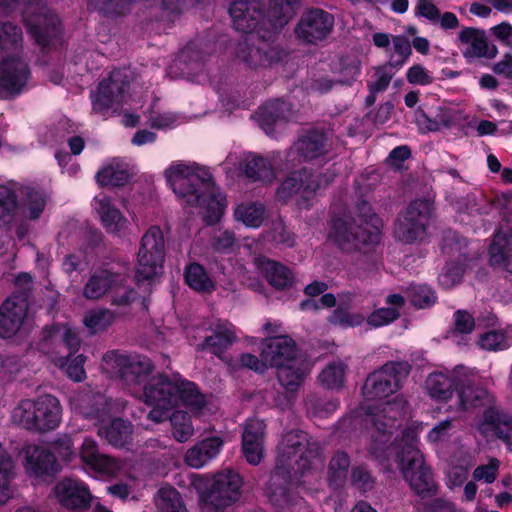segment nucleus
<instances>
[{"label": "nucleus", "instance_id": "1", "mask_svg": "<svg viewBox=\"0 0 512 512\" xmlns=\"http://www.w3.org/2000/svg\"><path fill=\"white\" fill-rule=\"evenodd\" d=\"M300 6L301 0H270L266 10L261 0H234L228 10L234 29L245 34L256 33L238 44L237 57L251 69L281 63L287 54L274 38Z\"/></svg>", "mask_w": 512, "mask_h": 512}, {"label": "nucleus", "instance_id": "2", "mask_svg": "<svg viewBox=\"0 0 512 512\" xmlns=\"http://www.w3.org/2000/svg\"><path fill=\"white\" fill-rule=\"evenodd\" d=\"M327 133L318 128L303 130L297 140L285 151H276L274 163L278 171L288 172L276 190L278 201L287 203L298 196L299 207L310 209L311 201L335 180L336 173L331 169L318 172L303 163H311L329 152Z\"/></svg>", "mask_w": 512, "mask_h": 512}, {"label": "nucleus", "instance_id": "3", "mask_svg": "<svg viewBox=\"0 0 512 512\" xmlns=\"http://www.w3.org/2000/svg\"><path fill=\"white\" fill-rule=\"evenodd\" d=\"M165 178L167 185L186 205L204 209L206 225L212 226L220 221L227 200L216 186L209 169L197 163L187 165L175 162L165 170Z\"/></svg>", "mask_w": 512, "mask_h": 512}, {"label": "nucleus", "instance_id": "4", "mask_svg": "<svg viewBox=\"0 0 512 512\" xmlns=\"http://www.w3.org/2000/svg\"><path fill=\"white\" fill-rule=\"evenodd\" d=\"M389 387L362 386L361 410L365 413V422L375 428L369 451L377 459L385 458L390 437L406 415L407 401L399 396L389 398V394L394 393L391 389L388 391Z\"/></svg>", "mask_w": 512, "mask_h": 512}, {"label": "nucleus", "instance_id": "5", "mask_svg": "<svg viewBox=\"0 0 512 512\" xmlns=\"http://www.w3.org/2000/svg\"><path fill=\"white\" fill-rule=\"evenodd\" d=\"M357 214L333 216L329 222L328 239L344 252L369 251L381 241L383 222L371 205L360 200Z\"/></svg>", "mask_w": 512, "mask_h": 512}, {"label": "nucleus", "instance_id": "6", "mask_svg": "<svg viewBox=\"0 0 512 512\" xmlns=\"http://www.w3.org/2000/svg\"><path fill=\"white\" fill-rule=\"evenodd\" d=\"M307 434L300 430L286 433L278 447L277 465L271 474L267 495L278 512H308L306 502L302 498L292 497L288 493L290 470L287 462L295 457L308 442Z\"/></svg>", "mask_w": 512, "mask_h": 512}, {"label": "nucleus", "instance_id": "7", "mask_svg": "<svg viewBox=\"0 0 512 512\" xmlns=\"http://www.w3.org/2000/svg\"><path fill=\"white\" fill-rule=\"evenodd\" d=\"M297 345L288 335H276L263 339L260 356L268 367L276 369L279 384H302L309 373V363L297 358Z\"/></svg>", "mask_w": 512, "mask_h": 512}, {"label": "nucleus", "instance_id": "8", "mask_svg": "<svg viewBox=\"0 0 512 512\" xmlns=\"http://www.w3.org/2000/svg\"><path fill=\"white\" fill-rule=\"evenodd\" d=\"M458 396L464 409L488 407L483 413L482 421L477 425L484 438L496 437L507 445H512V415L492 405L494 398L484 386H461Z\"/></svg>", "mask_w": 512, "mask_h": 512}, {"label": "nucleus", "instance_id": "9", "mask_svg": "<svg viewBox=\"0 0 512 512\" xmlns=\"http://www.w3.org/2000/svg\"><path fill=\"white\" fill-rule=\"evenodd\" d=\"M403 444L397 453V465L411 490L422 498L436 493L431 470L426 466L423 454L416 446V435L413 431L402 432Z\"/></svg>", "mask_w": 512, "mask_h": 512}, {"label": "nucleus", "instance_id": "10", "mask_svg": "<svg viewBox=\"0 0 512 512\" xmlns=\"http://www.w3.org/2000/svg\"><path fill=\"white\" fill-rule=\"evenodd\" d=\"M62 407L59 400L45 394L37 399L21 400L12 412V420L24 429L45 433L61 423Z\"/></svg>", "mask_w": 512, "mask_h": 512}, {"label": "nucleus", "instance_id": "11", "mask_svg": "<svg viewBox=\"0 0 512 512\" xmlns=\"http://www.w3.org/2000/svg\"><path fill=\"white\" fill-rule=\"evenodd\" d=\"M165 257L163 232L159 226H151L142 236L137 254L135 272L137 283L151 281L162 273Z\"/></svg>", "mask_w": 512, "mask_h": 512}, {"label": "nucleus", "instance_id": "12", "mask_svg": "<svg viewBox=\"0 0 512 512\" xmlns=\"http://www.w3.org/2000/svg\"><path fill=\"white\" fill-rule=\"evenodd\" d=\"M143 397L147 405L161 408L183 404L191 410H202L210 405L196 386H144Z\"/></svg>", "mask_w": 512, "mask_h": 512}, {"label": "nucleus", "instance_id": "13", "mask_svg": "<svg viewBox=\"0 0 512 512\" xmlns=\"http://www.w3.org/2000/svg\"><path fill=\"white\" fill-rule=\"evenodd\" d=\"M131 77L126 69H114L90 92L93 112L107 115L114 106L122 104L130 89Z\"/></svg>", "mask_w": 512, "mask_h": 512}, {"label": "nucleus", "instance_id": "14", "mask_svg": "<svg viewBox=\"0 0 512 512\" xmlns=\"http://www.w3.org/2000/svg\"><path fill=\"white\" fill-rule=\"evenodd\" d=\"M103 361L123 384H141L154 370L152 360L137 353L111 350L104 354Z\"/></svg>", "mask_w": 512, "mask_h": 512}, {"label": "nucleus", "instance_id": "15", "mask_svg": "<svg viewBox=\"0 0 512 512\" xmlns=\"http://www.w3.org/2000/svg\"><path fill=\"white\" fill-rule=\"evenodd\" d=\"M432 215V203L427 199H416L406 208L395 226V236L405 244L425 239Z\"/></svg>", "mask_w": 512, "mask_h": 512}, {"label": "nucleus", "instance_id": "16", "mask_svg": "<svg viewBox=\"0 0 512 512\" xmlns=\"http://www.w3.org/2000/svg\"><path fill=\"white\" fill-rule=\"evenodd\" d=\"M31 70L19 55L11 54L0 60V99H13L23 93Z\"/></svg>", "mask_w": 512, "mask_h": 512}, {"label": "nucleus", "instance_id": "17", "mask_svg": "<svg viewBox=\"0 0 512 512\" xmlns=\"http://www.w3.org/2000/svg\"><path fill=\"white\" fill-rule=\"evenodd\" d=\"M24 23L29 35L42 52H49L61 44L62 23L57 15L46 13L27 18Z\"/></svg>", "mask_w": 512, "mask_h": 512}, {"label": "nucleus", "instance_id": "18", "mask_svg": "<svg viewBox=\"0 0 512 512\" xmlns=\"http://www.w3.org/2000/svg\"><path fill=\"white\" fill-rule=\"evenodd\" d=\"M243 481L239 473L226 469L214 475L207 493V501L215 509H222L237 502Z\"/></svg>", "mask_w": 512, "mask_h": 512}, {"label": "nucleus", "instance_id": "19", "mask_svg": "<svg viewBox=\"0 0 512 512\" xmlns=\"http://www.w3.org/2000/svg\"><path fill=\"white\" fill-rule=\"evenodd\" d=\"M334 16L320 8L304 12L295 28L297 37L309 44H316L328 37L334 27Z\"/></svg>", "mask_w": 512, "mask_h": 512}, {"label": "nucleus", "instance_id": "20", "mask_svg": "<svg viewBox=\"0 0 512 512\" xmlns=\"http://www.w3.org/2000/svg\"><path fill=\"white\" fill-rule=\"evenodd\" d=\"M207 330L211 334L197 344L196 350L199 352L207 350L220 358L237 341L235 326L228 320L217 318L210 322Z\"/></svg>", "mask_w": 512, "mask_h": 512}, {"label": "nucleus", "instance_id": "21", "mask_svg": "<svg viewBox=\"0 0 512 512\" xmlns=\"http://www.w3.org/2000/svg\"><path fill=\"white\" fill-rule=\"evenodd\" d=\"M24 454L23 466L30 477L43 478L53 476L57 472L56 458L47 449L36 445H27L24 447Z\"/></svg>", "mask_w": 512, "mask_h": 512}, {"label": "nucleus", "instance_id": "22", "mask_svg": "<svg viewBox=\"0 0 512 512\" xmlns=\"http://www.w3.org/2000/svg\"><path fill=\"white\" fill-rule=\"evenodd\" d=\"M54 492L60 504L68 509H85L90 505L88 488L77 480H61L56 484Z\"/></svg>", "mask_w": 512, "mask_h": 512}, {"label": "nucleus", "instance_id": "23", "mask_svg": "<svg viewBox=\"0 0 512 512\" xmlns=\"http://www.w3.org/2000/svg\"><path fill=\"white\" fill-rule=\"evenodd\" d=\"M489 263L494 269H502L512 275V234L501 228L493 233L488 248Z\"/></svg>", "mask_w": 512, "mask_h": 512}, {"label": "nucleus", "instance_id": "24", "mask_svg": "<svg viewBox=\"0 0 512 512\" xmlns=\"http://www.w3.org/2000/svg\"><path fill=\"white\" fill-rule=\"evenodd\" d=\"M292 113V105L282 99H273L258 108V122L268 135L275 131V126L288 121Z\"/></svg>", "mask_w": 512, "mask_h": 512}, {"label": "nucleus", "instance_id": "25", "mask_svg": "<svg viewBox=\"0 0 512 512\" xmlns=\"http://www.w3.org/2000/svg\"><path fill=\"white\" fill-rule=\"evenodd\" d=\"M26 313L27 304L24 301L18 303L14 298H7L0 307V337H13L20 329Z\"/></svg>", "mask_w": 512, "mask_h": 512}, {"label": "nucleus", "instance_id": "26", "mask_svg": "<svg viewBox=\"0 0 512 512\" xmlns=\"http://www.w3.org/2000/svg\"><path fill=\"white\" fill-rule=\"evenodd\" d=\"M269 160L257 154H249L240 162V170L243 175L253 183H269L275 178L274 169L278 170L274 163V154Z\"/></svg>", "mask_w": 512, "mask_h": 512}, {"label": "nucleus", "instance_id": "27", "mask_svg": "<svg viewBox=\"0 0 512 512\" xmlns=\"http://www.w3.org/2000/svg\"><path fill=\"white\" fill-rule=\"evenodd\" d=\"M80 457L91 468L104 474H114L119 469L117 460L99 453L97 443L92 438L84 439L80 448Z\"/></svg>", "mask_w": 512, "mask_h": 512}, {"label": "nucleus", "instance_id": "28", "mask_svg": "<svg viewBox=\"0 0 512 512\" xmlns=\"http://www.w3.org/2000/svg\"><path fill=\"white\" fill-rule=\"evenodd\" d=\"M410 371L411 365L407 361H388L371 372L364 384H401Z\"/></svg>", "mask_w": 512, "mask_h": 512}, {"label": "nucleus", "instance_id": "29", "mask_svg": "<svg viewBox=\"0 0 512 512\" xmlns=\"http://www.w3.org/2000/svg\"><path fill=\"white\" fill-rule=\"evenodd\" d=\"M458 39L461 44L468 45L462 50V55L467 62H471L474 58H482L486 55L488 39L483 29L475 27H464L458 33Z\"/></svg>", "mask_w": 512, "mask_h": 512}, {"label": "nucleus", "instance_id": "30", "mask_svg": "<svg viewBox=\"0 0 512 512\" xmlns=\"http://www.w3.org/2000/svg\"><path fill=\"white\" fill-rule=\"evenodd\" d=\"M223 440L220 437H211L202 440L185 454V462L192 468H200L213 459L221 450Z\"/></svg>", "mask_w": 512, "mask_h": 512}, {"label": "nucleus", "instance_id": "31", "mask_svg": "<svg viewBox=\"0 0 512 512\" xmlns=\"http://www.w3.org/2000/svg\"><path fill=\"white\" fill-rule=\"evenodd\" d=\"M185 284L197 293L211 294L216 290V282L206 268L198 262H189L184 267Z\"/></svg>", "mask_w": 512, "mask_h": 512}, {"label": "nucleus", "instance_id": "32", "mask_svg": "<svg viewBox=\"0 0 512 512\" xmlns=\"http://www.w3.org/2000/svg\"><path fill=\"white\" fill-rule=\"evenodd\" d=\"M122 280L119 274L102 269L93 273L83 289V295L90 300H96L106 294L107 291L113 289Z\"/></svg>", "mask_w": 512, "mask_h": 512}, {"label": "nucleus", "instance_id": "33", "mask_svg": "<svg viewBox=\"0 0 512 512\" xmlns=\"http://www.w3.org/2000/svg\"><path fill=\"white\" fill-rule=\"evenodd\" d=\"M261 270L267 282L277 290L291 288L295 282L291 269L280 262L267 259L261 264Z\"/></svg>", "mask_w": 512, "mask_h": 512}, {"label": "nucleus", "instance_id": "34", "mask_svg": "<svg viewBox=\"0 0 512 512\" xmlns=\"http://www.w3.org/2000/svg\"><path fill=\"white\" fill-rule=\"evenodd\" d=\"M96 210L99 214L101 224L108 233L118 234L126 226L127 219L122 212L112 205L108 197L95 199Z\"/></svg>", "mask_w": 512, "mask_h": 512}, {"label": "nucleus", "instance_id": "35", "mask_svg": "<svg viewBox=\"0 0 512 512\" xmlns=\"http://www.w3.org/2000/svg\"><path fill=\"white\" fill-rule=\"evenodd\" d=\"M98 433L109 444L115 447H123L131 440L132 425L121 418H116L109 426L100 428Z\"/></svg>", "mask_w": 512, "mask_h": 512}, {"label": "nucleus", "instance_id": "36", "mask_svg": "<svg viewBox=\"0 0 512 512\" xmlns=\"http://www.w3.org/2000/svg\"><path fill=\"white\" fill-rule=\"evenodd\" d=\"M156 512H188L180 493L172 486L161 487L155 497Z\"/></svg>", "mask_w": 512, "mask_h": 512}, {"label": "nucleus", "instance_id": "37", "mask_svg": "<svg viewBox=\"0 0 512 512\" xmlns=\"http://www.w3.org/2000/svg\"><path fill=\"white\" fill-rule=\"evenodd\" d=\"M19 208L16 191L7 185H0V227L13 223Z\"/></svg>", "mask_w": 512, "mask_h": 512}, {"label": "nucleus", "instance_id": "38", "mask_svg": "<svg viewBox=\"0 0 512 512\" xmlns=\"http://www.w3.org/2000/svg\"><path fill=\"white\" fill-rule=\"evenodd\" d=\"M23 49L21 27L11 22L0 23V50L19 54Z\"/></svg>", "mask_w": 512, "mask_h": 512}, {"label": "nucleus", "instance_id": "39", "mask_svg": "<svg viewBox=\"0 0 512 512\" xmlns=\"http://www.w3.org/2000/svg\"><path fill=\"white\" fill-rule=\"evenodd\" d=\"M264 205L258 202L240 204L235 209V218L247 227L258 228L264 220Z\"/></svg>", "mask_w": 512, "mask_h": 512}, {"label": "nucleus", "instance_id": "40", "mask_svg": "<svg viewBox=\"0 0 512 512\" xmlns=\"http://www.w3.org/2000/svg\"><path fill=\"white\" fill-rule=\"evenodd\" d=\"M115 320V315L112 311L105 308L92 309L88 311L83 318L84 325L95 334L100 331L106 330L110 327Z\"/></svg>", "mask_w": 512, "mask_h": 512}, {"label": "nucleus", "instance_id": "41", "mask_svg": "<svg viewBox=\"0 0 512 512\" xmlns=\"http://www.w3.org/2000/svg\"><path fill=\"white\" fill-rule=\"evenodd\" d=\"M129 180L127 170L112 165L102 168L96 174V181L102 187H123Z\"/></svg>", "mask_w": 512, "mask_h": 512}, {"label": "nucleus", "instance_id": "42", "mask_svg": "<svg viewBox=\"0 0 512 512\" xmlns=\"http://www.w3.org/2000/svg\"><path fill=\"white\" fill-rule=\"evenodd\" d=\"M173 437L180 443L188 441L194 434L191 417L187 412L175 411L170 416Z\"/></svg>", "mask_w": 512, "mask_h": 512}, {"label": "nucleus", "instance_id": "43", "mask_svg": "<svg viewBox=\"0 0 512 512\" xmlns=\"http://www.w3.org/2000/svg\"><path fill=\"white\" fill-rule=\"evenodd\" d=\"M327 320L331 325L347 329L361 326L365 321V318L360 313L349 312L347 307L340 304L328 316Z\"/></svg>", "mask_w": 512, "mask_h": 512}, {"label": "nucleus", "instance_id": "44", "mask_svg": "<svg viewBox=\"0 0 512 512\" xmlns=\"http://www.w3.org/2000/svg\"><path fill=\"white\" fill-rule=\"evenodd\" d=\"M74 408L85 417H94L98 415L100 407L103 404L101 395L79 394L71 399Z\"/></svg>", "mask_w": 512, "mask_h": 512}, {"label": "nucleus", "instance_id": "45", "mask_svg": "<svg viewBox=\"0 0 512 512\" xmlns=\"http://www.w3.org/2000/svg\"><path fill=\"white\" fill-rule=\"evenodd\" d=\"M350 458L346 452L337 451L330 460L328 467L329 479L335 485H339L347 477Z\"/></svg>", "mask_w": 512, "mask_h": 512}, {"label": "nucleus", "instance_id": "46", "mask_svg": "<svg viewBox=\"0 0 512 512\" xmlns=\"http://www.w3.org/2000/svg\"><path fill=\"white\" fill-rule=\"evenodd\" d=\"M437 302V294L429 285H417L410 290V303L418 309H427Z\"/></svg>", "mask_w": 512, "mask_h": 512}, {"label": "nucleus", "instance_id": "47", "mask_svg": "<svg viewBox=\"0 0 512 512\" xmlns=\"http://www.w3.org/2000/svg\"><path fill=\"white\" fill-rule=\"evenodd\" d=\"M302 469H321L324 465L322 448L317 441H308L305 451L300 456Z\"/></svg>", "mask_w": 512, "mask_h": 512}, {"label": "nucleus", "instance_id": "48", "mask_svg": "<svg viewBox=\"0 0 512 512\" xmlns=\"http://www.w3.org/2000/svg\"><path fill=\"white\" fill-rule=\"evenodd\" d=\"M25 202L31 220H37L43 213L47 204V195L44 191L28 188L25 193Z\"/></svg>", "mask_w": 512, "mask_h": 512}, {"label": "nucleus", "instance_id": "49", "mask_svg": "<svg viewBox=\"0 0 512 512\" xmlns=\"http://www.w3.org/2000/svg\"><path fill=\"white\" fill-rule=\"evenodd\" d=\"M266 424L258 418H251L246 421L242 432V443L265 442Z\"/></svg>", "mask_w": 512, "mask_h": 512}, {"label": "nucleus", "instance_id": "50", "mask_svg": "<svg viewBox=\"0 0 512 512\" xmlns=\"http://www.w3.org/2000/svg\"><path fill=\"white\" fill-rule=\"evenodd\" d=\"M400 317L399 310L394 307H382L374 310L366 319L369 326L377 328L389 325Z\"/></svg>", "mask_w": 512, "mask_h": 512}, {"label": "nucleus", "instance_id": "51", "mask_svg": "<svg viewBox=\"0 0 512 512\" xmlns=\"http://www.w3.org/2000/svg\"><path fill=\"white\" fill-rule=\"evenodd\" d=\"M88 7L108 18L124 15L121 0H88Z\"/></svg>", "mask_w": 512, "mask_h": 512}, {"label": "nucleus", "instance_id": "52", "mask_svg": "<svg viewBox=\"0 0 512 512\" xmlns=\"http://www.w3.org/2000/svg\"><path fill=\"white\" fill-rule=\"evenodd\" d=\"M393 46L394 51L399 55V58L396 60L391 58L388 65L392 68L399 69L409 60L412 54L411 43L408 38L398 35L393 37Z\"/></svg>", "mask_w": 512, "mask_h": 512}, {"label": "nucleus", "instance_id": "53", "mask_svg": "<svg viewBox=\"0 0 512 512\" xmlns=\"http://www.w3.org/2000/svg\"><path fill=\"white\" fill-rule=\"evenodd\" d=\"M346 365L342 362L328 364L320 373V384H344Z\"/></svg>", "mask_w": 512, "mask_h": 512}, {"label": "nucleus", "instance_id": "54", "mask_svg": "<svg viewBox=\"0 0 512 512\" xmlns=\"http://www.w3.org/2000/svg\"><path fill=\"white\" fill-rule=\"evenodd\" d=\"M479 380V372L475 368L457 365L450 370L449 384H477Z\"/></svg>", "mask_w": 512, "mask_h": 512}, {"label": "nucleus", "instance_id": "55", "mask_svg": "<svg viewBox=\"0 0 512 512\" xmlns=\"http://www.w3.org/2000/svg\"><path fill=\"white\" fill-rule=\"evenodd\" d=\"M454 328L451 333L453 335H467L472 333L475 328L474 317L467 310H457L454 312Z\"/></svg>", "mask_w": 512, "mask_h": 512}, {"label": "nucleus", "instance_id": "56", "mask_svg": "<svg viewBox=\"0 0 512 512\" xmlns=\"http://www.w3.org/2000/svg\"><path fill=\"white\" fill-rule=\"evenodd\" d=\"M506 334L500 330H490L481 335L479 345L486 350H502L506 348Z\"/></svg>", "mask_w": 512, "mask_h": 512}, {"label": "nucleus", "instance_id": "57", "mask_svg": "<svg viewBox=\"0 0 512 512\" xmlns=\"http://www.w3.org/2000/svg\"><path fill=\"white\" fill-rule=\"evenodd\" d=\"M467 265L461 260L447 261L444 267L443 277L446 282L451 285L458 284L466 272Z\"/></svg>", "mask_w": 512, "mask_h": 512}, {"label": "nucleus", "instance_id": "58", "mask_svg": "<svg viewBox=\"0 0 512 512\" xmlns=\"http://www.w3.org/2000/svg\"><path fill=\"white\" fill-rule=\"evenodd\" d=\"M235 241V233L225 230L212 239L211 247L216 253L229 254L233 251Z\"/></svg>", "mask_w": 512, "mask_h": 512}, {"label": "nucleus", "instance_id": "59", "mask_svg": "<svg viewBox=\"0 0 512 512\" xmlns=\"http://www.w3.org/2000/svg\"><path fill=\"white\" fill-rule=\"evenodd\" d=\"M351 482L355 488L363 492L371 490L374 486V480L364 466H357L352 469Z\"/></svg>", "mask_w": 512, "mask_h": 512}, {"label": "nucleus", "instance_id": "60", "mask_svg": "<svg viewBox=\"0 0 512 512\" xmlns=\"http://www.w3.org/2000/svg\"><path fill=\"white\" fill-rule=\"evenodd\" d=\"M500 462L496 458H491L487 465L478 466L473 472V478L477 481L484 480L486 483H493L498 474Z\"/></svg>", "mask_w": 512, "mask_h": 512}, {"label": "nucleus", "instance_id": "61", "mask_svg": "<svg viewBox=\"0 0 512 512\" xmlns=\"http://www.w3.org/2000/svg\"><path fill=\"white\" fill-rule=\"evenodd\" d=\"M239 366L250 369L259 374H264L269 368L267 362L260 356L251 353H242L239 357Z\"/></svg>", "mask_w": 512, "mask_h": 512}, {"label": "nucleus", "instance_id": "62", "mask_svg": "<svg viewBox=\"0 0 512 512\" xmlns=\"http://www.w3.org/2000/svg\"><path fill=\"white\" fill-rule=\"evenodd\" d=\"M66 374L74 382H81L85 378V356L77 355L72 360H67Z\"/></svg>", "mask_w": 512, "mask_h": 512}, {"label": "nucleus", "instance_id": "63", "mask_svg": "<svg viewBox=\"0 0 512 512\" xmlns=\"http://www.w3.org/2000/svg\"><path fill=\"white\" fill-rule=\"evenodd\" d=\"M407 81L413 85H428L432 82V77L428 71L420 64H414L406 73Z\"/></svg>", "mask_w": 512, "mask_h": 512}, {"label": "nucleus", "instance_id": "64", "mask_svg": "<svg viewBox=\"0 0 512 512\" xmlns=\"http://www.w3.org/2000/svg\"><path fill=\"white\" fill-rule=\"evenodd\" d=\"M242 451L249 464L258 465L263 458L264 443L254 441L249 444L242 443Z\"/></svg>", "mask_w": 512, "mask_h": 512}]
</instances>
